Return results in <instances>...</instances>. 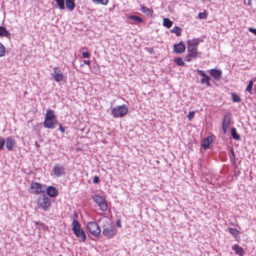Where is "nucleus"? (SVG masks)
<instances>
[{"mask_svg":"<svg viewBox=\"0 0 256 256\" xmlns=\"http://www.w3.org/2000/svg\"><path fill=\"white\" fill-rule=\"evenodd\" d=\"M72 230L76 237H80L82 242L86 240V235L84 230L80 228V224L76 220H74L72 224Z\"/></svg>","mask_w":256,"mask_h":256,"instance_id":"f257e3e1","label":"nucleus"},{"mask_svg":"<svg viewBox=\"0 0 256 256\" xmlns=\"http://www.w3.org/2000/svg\"><path fill=\"white\" fill-rule=\"evenodd\" d=\"M128 112V108L126 105L123 104L118 106L112 110V114L114 118H121L124 116Z\"/></svg>","mask_w":256,"mask_h":256,"instance_id":"f03ea898","label":"nucleus"},{"mask_svg":"<svg viewBox=\"0 0 256 256\" xmlns=\"http://www.w3.org/2000/svg\"><path fill=\"white\" fill-rule=\"evenodd\" d=\"M46 190V186L38 182H32L30 184V193L38 194L44 192Z\"/></svg>","mask_w":256,"mask_h":256,"instance_id":"7ed1b4c3","label":"nucleus"},{"mask_svg":"<svg viewBox=\"0 0 256 256\" xmlns=\"http://www.w3.org/2000/svg\"><path fill=\"white\" fill-rule=\"evenodd\" d=\"M86 228L89 232L94 236H98L100 234V229L98 224L94 222H90L87 224Z\"/></svg>","mask_w":256,"mask_h":256,"instance_id":"20e7f679","label":"nucleus"},{"mask_svg":"<svg viewBox=\"0 0 256 256\" xmlns=\"http://www.w3.org/2000/svg\"><path fill=\"white\" fill-rule=\"evenodd\" d=\"M103 234L108 238H113L116 234V229L114 222L111 225L102 230Z\"/></svg>","mask_w":256,"mask_h":256,"instance_id":"39448f33","label":"nucleus"},{"mask_svg":"<svg viewBox=\"0 0 256 256\" xmlns=\"http://www.w3.org/2000/svg\"><path fill=\"white\" fill-rule=\"evenodd\" d=\"M38 204L43 210H46L50 205V199L46 194H42L38 199Z\"/></svg>","mask_w":256,"mask_h":256,"instance_id":"423d86ee","label":"nucleus"},{"mask_svg":"<svg viewBox=\"0 0 256 256\" xmlns=\"http://www.w3.org/2000/svg\"><path fill=\"white\" fill-rule=\"evenodd\" d=\"M93 200L99 206L100 210L103 212L106 210L108 206L104 198L96 195L93 196Z\"/></svg>","mask_w":256,"mask_h":256,"instance_id":"0eeeda50","label":"nucleus"},{"mask_svg":"<svg viewBox=\"0 0 256 256\" xmlns=\"http://www.w3.org/2000/svg\"><path fill=\"white\" fill-rule=\"evenodd\" d=\"M52 77L56 82L62 81L64 78L63 73L58 68H54V72L52 74Z\"/></svg>","mask_w":256,"mask_h":256,"instance_id":"6e6552de","label":"nucleus"},{"mask_svg":"<svg viewBox=\"0 0 256 256\" xmlns=\"http://www.w3.org/2000/svg\"><path fill=\"white\" fill-rule=\"evenodd\" d=\"M53 172L56 176L60 177L65 174L64 168L60 164H56L54 168Z\"/></svg>","mask_w":256,"mask_h":256,"instance_id":"1a4fd4ad","label":"nucleus"},{"mask_svg":"<svg viewBox=\"0 0 256 256\" xmlns=\"http://www.w3.org/2000/svg\"><path fill=\"white\" fill-rule=\"evenodd\" d=\"M230 118L228 116H225L224 118L223 122H222V130L224 134H225L226 133L228 127L230 126Z\"/></svg>","mask_w":256,"mask_h":256,"instance_id":"9d476101","label":"nucleus"},{"mask_svg":"<svg viewBox=\"0 0 256 256\" xmlns=\"http://www.w3.org/2000/svg\"><path fill=\"white\" fill-rule=\"evenodd\" d=\"M210 76L216 80H220L221 78L222 72L215 68L211 69L209 70Z\"/></svg>","mask_w":256,"mask_h":256,"instance_id":"9b49d317","label":"nucleus"},{"mask_svg":"<svg viewBox=\"0 0 256 256\" xmlns=\"http://www.w3.org/2000/svg\"><path fill=\"white\" fill-rule=\"evenodd\" d=\"M45 119L44 122V126L45 128L53 129L55 128V124L56 122V119Z\"/></svg>","mask_w":256,"mask_h":256,"instance_id":"f8f14e48","label":"nucleus"},{"mask_svg":"<svg viewBox=\"0 0 256 256\" xmlns=\"http://www.w3.org/2000/svg\"><path fill=\"white\" fill-rule=\"evenodd\" d=\"M98 222L102 229L108 227L110 225H111V222H109L108 218L106 216L100 218Z\"/></svg>","mask_w":256,"mask_h":256,"instance_id":"ddd939ff","label":"nucleus"},{"mask_svg":"<svg viewBox=\"0 0 256 256\" xmlns=\"http://www.w3.org/2000/svg\"><path fill=\"white\" fill-rule=\"evenodd\" d=\"M174 48L176 53H182L184 52L186 47L182 42H180L177 44L174 45Z\"/></svg>","mask_w":256,"mask_h":256,"instance_id":"4468645a","label":"nucleus"},{"mask_svg":"<svg viewBox=\"0 0 256 256\" xmlns=\"http://www.w3.org/2000/svg\"><path fill=\"white\" fill-rule=\"evenodd\" d=\"M6 146L9 150H12L15 144V140L12 138H8L6 141Z\"/></svg>","mask_w":256,"mask_h":256,"instance_id":"2eb2a0df","label":"nucleus"},{"mask_svg":"<svg viewBox=\"0 0 256 256\" xmlns=\"http://www.w3.org/2000/svg\"><path fill=\"white\" fill-rule=\"evenodd\" d=\"M46 193L50 197H54L58 194V190L55 187L50 186L46 188Z\"/></svg>","mask_w":256,"mask_h":256,"instance_id":"dca6fc26","label":"nucleus"},{"mask_svg":"<svg viewBox=\"0 0 256 256\" xmlns=\"http://www.w3.org/2000/svg\"><path fill=\"white\" fill-rule=\"evenodd\" d=\"M196 50H188V54L186 56V60L190 62L196 58Z\"/></svg>","mask_w":256,"mask_h":256,"instance_id":"f3484780","label":"nucleus"},{"mask_svg":"<svg viewBox=\"0 0 256 256\" xmlns=\"http://www.w3.org/2000/svg\"><path fill=\"white\" fill-rule=\"evenodd\" d=\"M197 72L200 76H202V78H200V82L202 83H206L208 85V76L206 75L204 72L201 70H197Z\"/></svg>","mask_w":256,"mask_h":256,"instance_id":"a211bd4d","label":"nucleus"},{"mask_svg":"<svg viewBox=\"0 0 256 256\" xmlns=\"http://www.w3.org/2000/svg\"><path fill=\"white\" fill-rule=\"evenodd\" d=\"M75 6L74 0H66V6L69 10L72 11Z\"/></svg>","mask_w":256,"mask_h":256,"instance_id":"6ab92c4d","label":"nucleus"},{"mask_svg":"<svg viewBox=\"0 0 256 256\" xmlns=\"http://www.w3.org/2000/svg\"><path fill=\"white\" fill-rule=\"evenodd\" d=\"M232 249L236 252V254H238L240 256H242L244 253L243 248L237 244H234L232 246Z\"/></svg>","mask_w":256,"mask_h":256,"instance_id":"aec40b11","label":"nucleus"},{"mask_svg":"<svg viewBox=\"0 0 256 256\" xmlns=\"http://www.w3.org/2000/svg\"><path fill=\"white\" fill-rule=\"evenodd\" d=\"M141 11L148 16H152V10L146 6H141Z\"/></svg>","mask_w":256,"mask_h":256,"instance_id":"412c9836","label":"nucleus"},{"mask_svg":"<svg viewBox=\"0 0 256 256\" xmlns=\"http://www.w3.org/2000/svg\"><path fill=\"white\" fill-rule=\"evenodd\" d=\"M10 34L8 32L6 28L4 26H0V36H6L9 38Z\"/></svg>","mask_w":256,"mask_h":256,"instance_id":"4be33fe9","label":"nucleus"},{"mask_svg":"<svg viewBox=\"0 0 256 256\" xmlns=\"http://www.w3.org/2000/svg\"><path fill=\"white\" fill-rule=\"evenodd\" d=\"M45 119H48H48H56L54 112L50 110H46Z\"/></svg>","mask_w":256,"mask_h":256,"instance_id":"5701e85b","label":"nucleus"},{"mask_svg":"<svg viewBox=\"0 0 256 256\" xmlns=\"http://www.w3.org/2000/svg\"><path fill=\"white\" fill-rule=\"evenodd\" d=\"M188 50H197L196 45L195 44L194 40L190 41L188 42Z\"/></svg>","mask_w":256,"mask_h":256,"instance_id":"b1692460","label":"nucleus"},{"mask_svg":"<svg viewBox=\"0 0 256 256\" xmlns=\"http://www.w3.org/2000/svg\"><path fill=\"white\" fill-rule=\"evenodd\" d=\"M172 24V22L168 18H163V25L164 26L170 28Z\"/></svg>","mask_w":256,"mask_h":256,"instance_id":"393cba45","label":"nucleus"},{"mask_svg":"<svg viewBox=\"0 0 256 256\" xmlns=\"http://www.w3.org/2000/svg\"><path fill=\"white\" fill-rule=\"evenodd\" d=\"M231 134L234 140H238L240 139V136L239 134H237L236 129L234 128H232Z\"/></svg>","mask_w":256,"mask_h":256,"instance_id":"a878e982","label":"nucleus"},{"mask_svg":"<svg viewBox=\"0 0 256 256\" xmlns=\"http://www.w3.org/2000/svg\"><path fill=\"white\" fill-rule=\"evenodd\" d=\"M60 8V9L63 10L65 8L64 0H54Z\"/></svg>","mask_w":256,"mask_h":256,"instance_id":"bb28decb","label":"nucleus"},{"mask_svg":"<svg viewBox=\"0 0 256 256\" xmlns=\"http://www.w3.org/2000/svg\"><path fill=\"white\" fill-rule=\"evenodd\" d=\"M232 98L234 102H241L242 99L240 96L236 93L232 94Z\"/></svg>","mask_w":256,"mask_h":256,"instance_id":"cd10ccee","label":"nucleus"},{"mask_svg":"<svg viewBox=\"0 0 256 256\" xmlns=\"http://www.w3.org/2000/svg\"><path fill=\"white\" fill-rule=\"evenodd\" d=\"M228 230L230 233L234 236V238L236 237L239 234V231L236 228H230Z\"/></svg>","mask_w":256,"mask_h":256,"instance_id":"c85d7f7f","label":"nucleus"},{"mask_svg":"<svg viewBox=\"0 0 256 256\" xmlns=\"http://www.w3.org/2000/svg\"><path fill=\"white\" fill-rule=\"evenodd\" d=\"M182 29L178 26H175L172 30L171 32L176 34L177 36H180Z\"/></svg>","mask_w":256,"mask_h":256,"instance_id":"c756f323","label":"nucleus"},{"mask_svg":"<svg viewBox=\"0 0 256 256\" xmlns=\"http://www.w3.org/2000/svg\"><path fill=\"white\" fill-rule=\"evenodd\" d=\"M174 62L180 66H184L185 64L180 58H176L174 59Z\"/></svg>","mask_w":256,"mask_h":256,"instance_id":"7c9ffc66","label":"nucleus"},{"mask_svg":"<svg viewBox=\"0 0 256 256\" xmlns=\"http://www.w3.org/2000/svg\"><path fill=\"white\" fill-rule=\"evenodd\" d=\"M201 146L204 150H206L208 148V138L204 140Z\"/></svg>","mask_w":256,"mask_h":256,"instance_id":"2f4dec72","label":"nucleus"},{"mask_svg":"<svg viewBox=\"0 0 256 256\" xmlns=\"http://www.w3.org/2000/svg\"><path fill=\"white\" fill-rule=\"evenodd\" d=\"M5 47L0 42V57L4 56L5 54Z\"/></svg>","mask_w":256,"mask_h":256,"instance_id":"473e14b6","label":"nucleus"},{"mask_svg":"<svg viewBox=\"0 0 256 256\" xmlns=\"http://www.w3.org/2000/svg\"><path fill=\"white\" fill-rule=\"evenodd\" d=\"M130 18L133 20H134L137 22L139 23L142 22V20L139 16H130Z\"/></svg>","mask_w":256,"mask_h":256,"instance_id":"72a5a7b5","label":"nucleus"},{"mask_svg":"<svg viewBox=\"0 0 256 256\" xmlns=\"http://www.w3.org/2000/svg\"><path fill=\"white\" fill-rule=\"evenodd\" d=\"M94 2H96L98 4H102L103 5H106L108 2V0H92Z\"/></svg>","mask_w":256,"mask_h":256,"instance_id":"f704fd0d","label":"nucleus"},{"mask_svg":"<svg viewBox=\"0 0 256 256\" xmlns=\"http://www.w3.org/2000/svg\"><path fill=\"white\" fill-rule=\"evenodd\" d=\"M252 86H253V81L250 80L248 82V86H247L246 90L248 92H250V94H252L251 90L252 89Z\"/></svg>","mask_w":256,"mask_h":256,"instance_id":"c9c22d12","label":"nucleus"},{"mask_svg":"<svg viewBox=\"0 0 256 256\" xmlns=\"http://www.w3.org/2000/svg\"><path fill=\"white\" fill-rule=\"evenodd\" d=\"M195 112L194 111H191L188 114V118L189 120H191L194 117Z\"/></svg>","mask_w":256,"mask_h":256,"instance_id":"e433bc0d","label":"nucleus"},{"mask_svg":"<svg viewBox=\"0 0 256 256\" xmlns=\"http://www.w3.org/2000/svg\"><path fill=\"white\" fill-rule=\"evenodd\" d=\"M82 54L83 58H88L90 55L88 51L82 52Z\"/></svg>","mask_w":256,"mask_h":256,"instance_id":"4c0bfd02","label":"nucleus"},{"mask_svg":"<svg viewBox=\"0 0 256 256\" xmlns=\"http://www.w3.org/2000/svg\"><path fill=\"white\" fill-rule=\"evenodd\" d=\"M198 17L200 19L206 18V13L205 12H200L198 14Z\"/></svg>","mask_w":256,"mask_h":256,"instance_id":"58836bf2","label":"nucleus"},{"mask_svg":"<svg viewBox=\"0 0 256 256\" xmlns=\"http://www.w3.org/2000/svg\"><path fill=\"white\" fill-rule=\"evenodd\" d=\"M4 140L3 138H0V149H2L4 148Z\"/></svg>","mask_w":256,"mask_h":256,"instance_id":"ea45409f","label":"nucleus"},{"mask_svg":"<svg viewBox=\"0 0 256 256\" xmlns=\"http://www.w3.org/2000/svg\"><path fill=\"white\" fill-rule=\"evenodd\" d=\"M100 182V178L98 176H94L93 180V182L94 184H98Z\"/></svg>","mask_w":256,"mask_h":256,"instance_id":"a19ab883","label":"nucleus"},{"mask_svg":"<svg viewBox=\"0 0 256 256\" xmlns=\"http://www.w3.org/2000/svg\"><path fill=\"white\" fill-rule=\"evenodd\" d=\"M248 30L250 32H252L256 36V28H248Z\"/></svg>","mask_w":256,"mask_h":256,"instance_id":"79ce46f5","label":"nucleus"},{"mask_svg":"<svg viewBox=\"0 0 256 256\" xmlns=\"http://www.w3.org/2000/svg\"><path fill=\"white\" fill-rule=\"evenodd\" d=\"M59 126H60V130L62 132H64V128H62V124H59Z\"/></svg>","mask_w":256,"mask_h":256,"instance_id":"37998d69","label":"nucleus"},{"mask_svg":"<svg viewBox=\"0 0 256 256\" xmlns=\"http://www.w3.org/2000/svg\"><path fill=\"white\" fill-rule=\"evenodd\" d=\"M84 62L87 64V65H88L90 66V61L89 60H84Z\"/></svg>","mask_w":256,"mask_h":256,"instance_id":"c03bdc74","label":"nucleus"},{"mask_svg":"<svg viewBox=\"0 0 256 256\" xmlns=\"http://www.w3.org/2000/svg\"><path fill=\"white\" fill-rule=\"evenodd\" d=\"M116 225L118 226V227H120L121 226V224H120V220H118L116 222Z\"/></svg>","mask_w":256,"mask_h":256,"instance_id":"a18cd8bd","label":"nucleus"},{"mask_svg":"<svg viewBox=\"0 0 256 256\" xmlns=\"http://www.w3.org/2000/svg\"><path fill=\"white\" fill-rule=\"evenodd\" d=\"M87 48H84L80 50V52L82 53L83 52H86Z\"/></svg>","mask_w":256,"mask_h":256,"instance_id":"49530a36","label":"nucleus"},{"mask_svg":"<svg viewBox=\"0 0 256 256\" xmlns=\"http://www.w3.org/2000/svg\"><path fill=\"white\" fill-rule=\"evenodd\" d=\"M212 136H209V145L210 144V142L212 140Z\"/></svg>","mask_w":256,"mask_h":256,"instance_id":"de8ad7c7","label":"nucleus"}]
</instances>
